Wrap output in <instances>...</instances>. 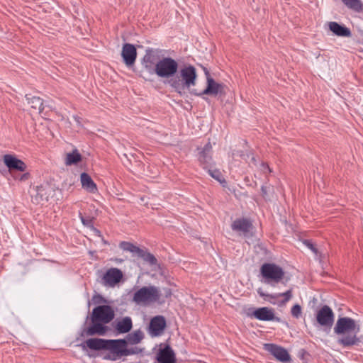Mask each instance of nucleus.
I'll list each match as a JSON object with an SVG mask.
<instances>
[{
	"instance_id": "1",
	"label": "nucleus",
	"mask_w": 363,
	"mask_h": 363,
	"mask_svg": "<svg viewBox=\"0 0 363 363\" xmlns=\"http://www.w3.org/2000/svg\"><path fill=\"white\" fill-rule=\"evenodd\" d=\"M359 330V325L356 324L354 319L349 317L339 318L334 327L335 334L344 335L337 340V342L345 347L359 344V339L357 337V333Z\"/></svg>"
},
{
	"instance_id": "2",
	"label": "nucleus",
	"mask_w": 363,
	"mask_h": 363,
	"mask_svg": "<svg viewBox=\"0 0 363 363\" xmlns=\"http://www.w3.org/2000/svg\"><path fill=\"white\" fill-rule=\"evenodd\" d=\"M196 68L191 65H187L178 69L174 78L168 80V84L175 92L182 96L185 90H189L196 85Z\"/></svg>"
},
{
	"instance_id": "3",
	"label": "nucleus",
	"mask_w": 363,
	"mask_h": 363,
	"mask_svg": "<svg viewBox=\"0 0 363 363\" xmlns=\"http://www.w3.org/2000/svg\"><path fill=\"white\" fill-rule=\"evenodd\" d=\"M80 346L84 350L89 347L93 350H110L116 357L111 359L116 360L117 357L124 356V351L127 347V341L125 339L118 340H105L100 338H90L82 343Z\"/></svg>"
},
{
	"instance_id": "4",
	"label": "nucleus",
	"mask_w": 363,
	"mask_h": 363,
	"mask_svg": "<svg viewBox=\"0 0 363 363\" xmlns=\"http://www.w3.org/2000/svg\"><path fill=\"white\" fill-rule=\"evenodd\" d=\"M262 282L274 286L284 277L283 269L274 263H264L260 267Z\"/></svg>"
},
{
	"instance_id": "5",
	"label": "nucleus",
	"mask_w": 363,
	"mask_h": 363,
	"mask_svg": "<svg viewBox=\"0 0 363 363\" xmlns=\"http://www.w3.org/2000/svg\"><path fill=\"white\" fill-rule=\"evenodd\" d=\"M178 69V62L170 57H162L155 65V74L158 77L168 79V80L174 78Z\"/></svg>"
},
{
	"instance_id": "6",
	"label": "nucleus",
	"mask_w": 363,
	"mask_h": 363,
	"mask_svg": "<svg viewBox=\"0 0 363 363\" xmlns=\"http://www.w3.org/2000/svg\"><path fill=\"white\" fill-rule=\"evenodd\" d=\"M160 298V293L156 286H143L134 293L133 301L137 304L147 305L156 302Z\"/></svg>"
},
{
	"instance_id": "7",
	"label": "nucleus",
	"mask_w": 363,
	"mask_h": 363,
	"mask_svg": "<svg viewBox=\"0 0 363 363\" xmlns=\"http://www.w3.org/2000/svg\"><path fill=\"white\" fill-rule=\"evenodd\" d=\"M55 191L54 186L48 182L35 186L30 190L31 201L35 204H43L53 197Z\"/></svg>"
},
{
	"instance_id": "8",
	"label": "nucleus",
	"mask_w": 363,
	"mask_h": 363,
	"mask_svg": "<svg viewBox=\"0 0 363 363\" xmlns=\"http://www.w3.org/2000/svg\"><path fill=\"white\" fill-rule=\"evenodd\" d=\"M119 247L124 251L130 252L133 255L142 258L144 262L149 263L150 265H156L157 260L155 257L143 249L130 243L129 242L122 241L119 244Z\"/></svg>"
},
{
	"instance_id": "9",
	"label": "nucleus",
	"mask_w": 363,
	"mask_h": 363,
	"mask_svg": "<svg viewBox=\"0 0 363 363\" xmlns=\"http://www.w3.org/2000/svg\"><path fill=\"white\" fill-rule=\"evenodd\" d=\"M114 311L110 306L101 305L96 306L93 309L91 319L107 324L114 318Z\"/></svg>"
},
{
	"instance_id": "10",
	"label": "nucleus",
	"mask_w": 363,
	"mask_h": 363,
	"mask_svg": "<svg viewBox=\"0 0 363 363\" xmlns=\"http://www.w3.org/2000/svg\"><path fill=\"white\" fill-rule=\"evenodd\" d=\"M207 86L206 89L201 93H197L195 90H192L191 94L196 96L203 94L211 95L213 96H223L225 95V85L221 83L216 82L213 78L208 79Z\"/></svg>"
},
{
	"instance_id": "11",
	"label": "nucleus",
	"mask_w": 363,
	"mask_h": 363,
	"mask_svg": "<svg viewBox=\"0 0 363 363\" xmlns=\"http://www.w3.org/2000/svg\"><path fill=\"white\" fill-rule=\"evenodd\" d=\"M335 315L333 310L327 305L323 306L316 314V320L319 325L331 328L334 323Z\"/></svg>"
},
{
	"instance_id": "12",
	"label": "nucleus",
	"mask_w": 363,
	"mask_h": 363,
	"mask_svg": "<svg viewBox=\"0 0 363 363\" xmlns=\"http://www.w3.org/2000/svg\"><path fill=\"white\" fill-rule=\"evenodd\" d=\"M167 325L166 320L162 315H156L150 321L147 328L148 333L151 337L160 336Z\"/></svg>"
},
{
	"instance_id": "13",
	"label": "nucleus",
	"mask_w": 363,
	"mask_h": 363,
	"mask_svg": "<svg viewBox=\"0 0 363 363\" xmlns=\"http://www.w3.org/2000/svg\"><path fill=\"white\" fill-rule=\"evenodd\" d=\"M264 349L281 362H286L291 359L288 351L282 347L274 344L266 343L264 345Z\"/></svg>"
},
{
	"instance_id": "14",
	"label": "nucleus",
	"mask_w": 363,
	"mask_h": 363,
	"mask_svg": "<svg viewBox=\"0 0 363 363\" xmlns=\"http://www.w3.org/2000/svg\"><path fill=\"white\" fill-rule=\"evenodd\" d=\"M123 277L122 271L118 268L112 267L108 269L104 274L103 284L108 286H115Z\"/></svg>"
},
{
	"instance_id": "15",
	"label": "nucleus",
	"mask_w": 363,
	"mask_h": 363,
	"mask_svg": "<svg viewBox=\"0 0 363 363\" xmlns=\"http://www.w3.org/2000/svg\"><path fill=\"white\" fill-rule=\"evenodd\" d=\"M211 155L212 145L211 143L208 142L199 153V161L204 169L215 164Z\"/></svg>"
},
{
	"instance_id": "16",
	"label": "nucleus",
	"mask_w": 363,
	"mask_h": 363,
	"mask_svg": "<svg viewBox=\"0 0 363 363\" xmlns=\"http://www.w3.org/2000/svg\"><path fill=\"white\" fill-rule=\"evenodd\" d=\"M121 56L126 66L133 65L137 57V50L135 45L130 43H125L123 45Z\"/></svg>"
},
{
	"instance_id": "17",
	"label": "nucleus",
	"mask_w": 363,
	"mask_h": 363,
	"mask_svg": "<svg viewBox=\"0 0 363 363\" xmlns=\"http://www.w3.org/2000/svg\"><path fill=\"white\" fill-rule=\"evenodd\" d=\"M91 325L85 328L83 330V334L86 336H94L96 335H104L106 334L108 327L104 325V323L99 322L98 320H94V319H91Z\"/></svg>"
},
{
	"instance_id": "18",
	"label": "nucleus",
	"mask_w": 363,
	"mask_h": 363,
	"mask_svg": "<svg viewBox=\"0 0 363 363\" xmlns=\"http://www.w3.org/2000/svg\"><path fill=\"white\" fill-rule=\"evenodd\" d=\"M5 165L10 170H18L24 172L26 169V164L21 160L11 155H5L4 156Z\"/></svg>"
},
{
	"instance_id": "19",
	"label": "nucleus",
	"mask_w": 363,
	"mask_h": 363,
	"mask_svg": "<svg viewBox=\"0 0 363 363\" xmlns=\"http://www.w3.org/2000/svg\"><path fill=\"white\" fill-rule=\"evenodd\" d=\"M157 360L159 363H176L175 354L169 345L159 350Z\"/></svg>"
},
{
	"instance_id": "20",
	"label": "nucleus",
	"mask_w": 363,
	"mask_h": 363,
	"mask_svg": "<svg viewBox=\"0 0 363 363\" xmlns=\"http://www.w3.org/2000/svg\"><path fill=\"white\" fill-rule=\"evenodd\" d=\"M231 228L234 231L241 232L246 235L252 228V223L247 218H238L233 222Z\"/></svg>"
},
{
	"instance_id": "21",
	"label": "nucleus",
	"mask_w": 363,
	"mask_h": 363,
	"mask_svg": "<svg viewBox=\"0 0 363 363\" xmlns=\"http://www.w3.org/2000/svg\"><path fill=\"white\" fill-rule=\"evenodd\" d=\"M115 330L119 334L127 333L133 328L132 319L129 316L123 317L122 319L116 321Z\"/></svg>"
},
{
	"instance_id": "22",
	"label": "nucleus",
	"mask_w": 363,
	"mask_h": 363,
	"mask_svg": "<svg viewBox=\"0 0 363 363\" xmlns=\"http://www.w3.org/2000/svg\"><path fill=\"white\" fill-rule=\"evenodd\" d=\"M257 294L264 300H269V298H277L279 296H284V300L281 301V304H285L288 302L292 297V289H289L284 293L276 294H266L263 291L262 288H259L257 289Z\"/></svg>"
},
{
	"instance_id": "23",
	"label": "nucleus",
	"mask_w": 363,
	"mask_h": 363,
	"mask_svg": "<svg viewBox=\"0 0 363 363\" xmlns=\"http://www.w3.org/2000/svg\"><path fill=\"white\" fill-rule=\"evenodd\" d=\"M253 315L259 320L269 321L273 320L275 318L274 313L272 309H269L267 307H262L256 309Z\"/></svg>"
},
{
	"instance_id": "24",
	"label": "nucleus",
	"mask_w": 363,
	"mask_h": 363,
	"mask_svg": "<svg viewBox=\"0 0 363 363\" xmlns=\"http://www.w3.org/2000/svg\"><path fill=\"white\" fill-rule=\"evenodd\" d=\"M329 28L335 35L337 36L350 37L352 35L351 31L348 28L340 25L337 22H330Z\"/></svg>"
},
{
	"instance_id": "25",
	"label": "nucleus",
	"mask_w": 363,
	"mask_h": 363,
	"mask_svg": "<svg viewBox=\"0 0 363 363\" xmlns=\"http://www.w3.org/2000/svg\"><path fill=\"white\" fill-rule=\"evenodd\" d=\"M80 179L83 189L90 193H95L97 191L96 184L94 182L93 179L87 173H82Z\"/></svg>"
},
{
	"instance_id": "26",
	"label": "nucleus",
	"mask_w": 363,
	"mask_h": 363,
	"mask_svg": "<svg viewBox=\"0 0 363 363\" xmlns=\"http://www.w3.org/2000/svg\"><path fill=\"white\" fill-rule=\"evenodd\" d=\"M26 99L33 109L38 110L39 113L43 112L45 105L42 99L38 96H31L30 94H26Z\"/></svg>"
},
{
	"instance_id": "27",
	"label": "nucleus",
	"mask_w": 363,
	"mask_h": 363,
	"mask_svg": "<svg viewBox=\"0 0 363 363\" xmlns=\"http://www.w3.org/2000/svg\"><path fill=\"white\" fill-rule=\"evenodd\" d=\"M82 161V155L77 149L66 155L65 164L67 166L77 164Z\"/></svg>"
},
{
	"instance_id": "28",
	"label": "nucleus",
	"mask_w": 363,
	"mask_h": 363,
	"mask_svg": "<svg viewBox=\"0 0 363 363\" xmlns=\"http://www.w3.org/2000/svg\"><path fill=\"white\" fill-rule=\"evenodd\" d=\"M144 338V334L140 330L128 334L126 336L127 344L136 345L140 343Z\"/></svg>"
},
{
	"instance_id": "29",
	"label": "nucleus",
	"mask_w": 363,
	"mask_h": 363,
	"mask_svg": "<svg viewBox=\"0 0 363 363\" xmlns=\"http://www.w3.org/2000/svg\"><path fill=\"white\" fill-rule=\"evenodd\" d=\"M214 166L215 164L206 168V169L208 171L211 177L219 182L224 186L226 184V181L223 178L221 172L219 169L215 168Z\"/></svg>"
},
{
	"instance_id": "30",
	"label": "nucleus",
	"mask_w": 363,
	"mask_h": 363,
	"mask_svg": "<svg viewBox=\"0 0 363 363\" xmlns=\"http://www.w3.org/2000/svg\"><path fill=\"white\" fill-rule=\"evenodd\" d=\"M342 2L350 9L360 12L363 10V4L360 0H341Z\"/></svg>"
},
{
	"instance_id": "31",
	"label": "nucleus",
	"mask_w": 363,
	"mask_h": 363,
	"mask_svg": "<svg viewBox=\"0 0 363 363\" xmlns=\"http://www.w3.org/2000/svg\"><path fill=\"white\" fill-rule=\"evenodd\" d=\"M79 218L82 223V224L87 227V228H89L92 230H94L96 233L99 234L100 233V231L99 230H97L96 228H95L93 225V220H94V218L92 217H84L82 213H79Z\"/></svg>"
},
{
	"instance_id": "32",
	"label": "nucleus",
	"mask_w": 363,
	"mask_h": 363,
	"mask_svg": "<svg viewBox=\"0 0 363 363\" xmlns=\"http://www.w3.org/2000/svg\"><path fill=\"white\" fill-rule=\"evenodd\" d=\"M155 51L152 49L146 50L145 55L143 58V62L155 63Z\"/></svg>"
},
{
	"instance_id": "33",
	"label": "nucleus",
	"mask_w": 363,
	"mask_h": 363,
	"mask_svg": "<svg viewBox=\"0 0 363 363\" xmlns=\"http://www.w3.org/2000/svg\"><path fill=\"white\" fill-rule=\"evenodd\" d=\"M291 315L295 318H298L301 314V307L298 304H295L291 310Z\"/></svg>"
},
{
	"instance_id": "34",
	"label": "nucleus",
	"mask_w": 363,
	"mask_h": 363,
	"mask_svg": "<svg viewBox=\"0 0 363 363\" xmlns=\"http://www.w3.org/2000/svg\"><path fill=\"white\" fill-rule=\"evenodd\" d=\"M271 189H272V186H271L270 185H269V186L262 185V187H261L262 194V196L265 199H269L268 193L270 191Z\"/></svg>"
},
{
	"instance_id": "35",
	"label": "nucleus",
	"mask_w": 363,
	"mask_h": 363,
	"mask_svg": "<svg viewBox=\"0 0 363 363\" xmlns=\"http://www.w3.org/2000/svg\"><path fill=\"white\" fill-rule=\"evenodd\" d=\"M303 244L308 247L313 252H314L315 254H318V250L317 248L315 247L314 244L309 240H305L303 241Z\"/></svg>"
},
{
	"instance_id": "36",
	"label": "nucleus",
	"mask_w": 363,
	"mask_h": 363,
	"mask_svg": "<svg viewBox=\"0 0 363 363\" xmlns=\"http://www.w3.org/2000/svg\"><path fill=\"white\" fill-rule=\"evenodd\" d=\"M155 63H146L143 62V65L144 68L150 73V74H155V67L153 65Z\"/></svg>"
},
{
	"instance_id": "37",
	"label": "nucleus",
	"mask_w": 363,
	"mask_h": 363,
	"mask_svg": "<svg viewBox=\"0 0 363 363\" xmlns=\"http://www.w3.org/2000/svg\"><path fill=\"white\" fill-rule=\"evenodd\" d=\"M124 352H124V356H128V355H131V354H138V350L137 347L128 349L126 347Z\"/></svg>"
},
{
	"instance_id": "38",
	"label": "nucleus",
	"mask_w": 363,
	"mask_h": 363,
	"mask_svg": "<svg viewBox=\"0 0 363 363\" xmlns=\"http://www.w3.org/2000/svg\"><path fill=\"white\" fill-rule=\"evenodd\" d=\"M92 300L95 303H99L101 301L103 300V297L99 294L94 295L92 298Z\"/></svg>"
},
{
	"instance_id": "39",
	"label": "nucleus",
	"mask_w": 363,
	"mask_h": 363,
	"mask_svg": "<svg viewBox=\"0 0 363 363\" xmlns=\"http://www.w3.org/2000/svg\"><path fill=\"white\" fill-rule=\"evenodd\" d=\"M262 167H263L262 171H263L264 173H267V172H272V170L269 168V167L267 164H264V163L262 164Z\"/></svg>"
},
{
	"instance_id": "40",
	"label": "nucleus",
	"mask_w": 363,
	"mask_h": 363,
	"mask_svg": "<svg viewBox=\"0 0 363 363\" xmlns=\"http://www.w3.org/2000/svg\"><path fill=\"white\" fill-rule=\"evenodd\" d=\"M203 70L204 72L205 76L206 77V82H207L208 79L212 78V77H211L210 72H209V71L208 70V69L206 67H203Z\"/></svg>"
},
{
	"instance_id": "41",
	"label": "nucleus",
	"mask_w": 363,
	"mask_h": 363,
	"mask_svg": "<svg viewBox=\"0 0 363 363\" xmlns=\"http://www.w3.org/2000/svg\"><path fill=\"white\" fill-rule=\"evenodd\" d=\"M29 177H30L29 173H24L23 174H22L21 176L20 180L21 181H26V180L28 179Z\"/></svg>"
},
{
	"instance_id": "42",
	"label": "nucleus",
	"mask_w": 363,
	"mask_h": 363,
	"mask_svg": "<svg viewBox=\"0 0 363 363\" xmlns=\"http://www.w3.org/2000/svg\"><path fill=\"white\" fill-rule=\"evenodd\" d=\"M74 121L77 123L78 125H81V122H80V118L77 116H73Z\"/></svg>"
},
{
	"instance_id": "43",
	"label": "nucleus",
	"mask_w": 363,
	"mask_h": 363,
	"mask_svg": "<svg viewBox=\"0 0 363 363\" xmlns=\"http://www.w3.org/2000/svg\"><path fill=\"white\" fill-rule=\"evenodd\" d=\"M113 260L116 262V263H122L123 262V259H121V258H114L113 259Z\"/></svg>"
}]
</instances>
